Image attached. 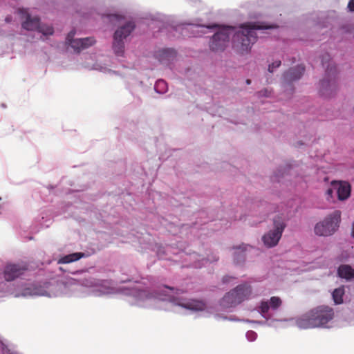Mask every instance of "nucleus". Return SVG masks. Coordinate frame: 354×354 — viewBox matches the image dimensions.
<instances>
[{
    "label": "nucleus",
    "mask_w": 354,
    "mask_h": 354,
    "mask_svg": "<svg viewBox=\"0 0 354 354\" xmlns=\"http://www.w3.org/2000/svg\"><path fill=\"white\" fill-rule=\"evenodd\" d=\"M272 28V26L261 22L243 24L241 26V30L235 32L233 27L221 28L213 35L209 47L214 52L223 51L229 44L230 35L234 33L232 37L234 47L239 53L244 54L248 52L251 46L257 41L255 30Z\"/></svg>",
    "instance_id": "1"
},
{
    "label": "nucleus",
    "mask_w": 354,
    "mask_h": 354,
    "mask_svg": "<svg viewBox=\"0 0 354 354\" xmlns=\"http://www.w3.org/2000/svg\"><path fill=\"white\" fill-rule=\"evenodd\" d=\"M335 313L333 308L328 306H317L297 320V325L304 329L325 327L334 318Z\"/></svg>",
    "instance_id": "2"
},
{
    "label": "nucleus",
    "mask_w": 354,
    "mask_h": 354,
    "mask_svg": "<svg viewBox=\"0 0 354 354\" xmlns=\"http://www.w3.org/2000/svg\"><path fill=\"white\" fill-rule=\"evenodd\" d=\"M322 62L323 66L326 67V77L320 82L319 92L322 95L326 97H331L337 90V68L335 64L330 62L328 55L322 56Z\"/></svg>",
    "instance_id": "3"
},
{
    "label": "nucleus",
    "mask_w": 354,
    "mask_h": 354,
    "mask_svg": "<svg viewBox=\"0 0 354 354\" xmlns=\"http://www.w3.org/2000/svg\"><path fill=\"white\" fill-rule=\"evenodd\" d=\"M341 212L338 210L333 212L317 223L315 226V233L318 236H327L333 234L338 228L340 222Z\"/></svg>",
    "instance_id": "4"
},
{
    "label": "nucleus",
    "mask_w": 354,
    "mask_h": 354,
    "mask_svg": "<svg viewBox=\"0 0 354 354\" xmlns=\"http://www.w3.org/2000/svg\"><path fill=\"white\" fill-rule=\"evenodd\" d=\"M286 223L283 218L277 216L273 220V229L266 233L262 241L267 248H272L276 246L281 238L282 233L286 228Z\"/></svg>",
    "instance_id": "5"
},
{
    "label": "nucleus",
    "mask_w": 354,
    "mask_h": 354,
    "mask_svg": "<svg viewBox=\"0 0 354 354\" xmlns=\"http://www.w3.org/2000/svg\"><path fill=\"white\" fill-rule=\"evenodd\" d=\"M135 28V24L132 21H129L124 25L120 26L115 32L113 36V48L118 56H122L124 50V44L123 39L127 38Z\"/></svg>",
    "instance_id": "6"
},
{
    "label": "nucleus",
    "mask_w": 354,
    "mask_h": 354,
    "mask_svg": "<svg viewBox=\"0 0 354 354\" xmlns=\"http://www.w3.org/2000/svg\"><path fill=\"white\" fill-rule=\"evenodd\" d=\"M22 27L27 30H37L45 36L52 35L54 32L51 26L41 25L38 17H31L29 14H26V18L22 23Z\"/></svg>",
    "instance_id": "7"
},
{
    "label": "nucleus",
    "mask_w": 354,
    "mask_h": 354,
    "mask_svg": "<svg viewBox=\"0 0 354 354\" xmlns=\"http://www.w3.org/2000/svg\"><path fill=\"white\" fill-rule=\"evenodd\" d=\"M75 35V30H71L66 37V44L76 53H80L82 50L91 46L95 43L93 37H86L83 39H73Z\"/></svg>",
    "instance_id": "8"
},
{
    "label": "nucleus",
    "mask_w": 354,
    "mask_h": 354,
    "mask_svg": "<svg viewBox=\"0 0 354 354\" xmlns=\"http://www.w3.org/2000/svg\"><path fill=\"white\" fill-rule=\"evenodd\" d=\"M27 270L26 264L8 263L4 268L3 276L6 281H11L22 275Z\"/></svg>",
    "instance_id": "9"
},
{
    "label": "nucleus",
    "mask_w": 354,
    "mask_h": 354,
    "mask_svg": "<svg viewBox=\"0 0 354 354\" xmlns=\"http://www.w3.org/2000/svg\"><path fill=\"white\" fill-rule=\"evenodd\" d=\"M331 186L336 190L338 200L343 201L350 197L351 186L348 182L333 180Z\"/></svg>",
    "instance_id": "10"
},
{
    "label": "nucleus",
    "mask_w": 354,
    "mask_h": 354,
    "mask_svg": "<svg viewBox=\"0 0 354 354\" xmlns=\"http://www.w3.org/2000/svg\"><path fill=\"white\" fill-rule=\"evenodd\" d=\"M234 290V295L236 297V302L241 304L248 299L252 294L251 286L248 283H243L237 286Z\"/></svg>",
    "instance_id": "11"
},
{
    "label": "nucleus",
    "mask_w": 354,
    "mask_h": 354,
    "mask_svg": "<svg viewBox=\"0 0 354 354\" xmlns=\"http://www.w3.org/2000/svg\"><path fill=\"white\" fill-rule=\"evenodd\" d=\"M304 71L305 67L303 65H298L286 71L284 74V79L288 82L297 80L301 78Z\"/></svg>",
    "instance_id": "12"
},
{
    "label": "nucleus",
    "mask_w": 354,
    "mask_h": 354,
    "mask_svg": "<svg viewBox=\"0 0 354 354\" xmlns=\"http://www.w3.org/2000/svg\"><path fill=\"white\" fill-rule=\"evenodd\" d=\"M282 304L281 299L279 297H272L268 301H262L260 304V311L266 315L268 313L270 307L274 310L277 309Z\"/></svg>",
    "instance_id": "13"
},
{
    "label": "nucleus",
    "mask_w": 354,
    "mask_h": 354,
    "mask_svg": "<svg viewBox=\"0 0 354 354\" xmlns=\"http://www.w3.org/2000/svg\"><path fill=\"white\" fill-rule=\"evenodd\" d=\"M178 304L185 308L198 311L203 310L205 308V304L198 300H190Z\"/></svg>",
    "instance_id": "14"
},
{
    "label": "nucleus",
    "mask_w": 354,
    "mask_h": 354,
    "mask_svg": "<svg viewBox=\"0 0 354 354\" xmlns=\"http://www.w3.org/2000/svg\"><path fill=\"white\" fill-rule=\"evenodd\" d=\"M337 273L339 277L350 280L354 277V269L348 265H341Z\"/></svg>",
    "instance_id": "15"
},
{
    "label": "nucleus",
    "mask_w": 354,
    "mask_h": 354,
    "mask_svg": "<svg viewBox=\"0 0 354 354\" xmlns=\"http://www.w3.org/2000/svg\"><path fill=\"white\" fill-rule=\"evenodd\" d=\"M222 305L225 308H230L239 304L234 295V290L227 292L222 299Z\"/></svg>",
    "instance_id": "16"
},
{
    "label": "nucleus",
    "mask_w": 354,
    "mask_h": 354,
    "mask_svg": "<svg viewBox=\"0 0 354 354\" xmlns=\"http://www.w3.org/2000/svg\"><path fill=\"white\" fill-rule=\"evenodd\" d=\"M84 256V253L82 252H75L73 254H70L66 255L61 258L58 263H69L75 261L80 259L82 257Z\"/></svg>",
    "instance_id": "17"
},
{
    "label": "nucleus",
    "mask_w": 354,
    "mask_h": 354,
    "mask_svg": "<svg viewBox=\"0 0 354 354\" xmlns=\"http://www.w3.org/2000/svg\"><path fill=\"white\" fill-rule=\"evenodd\" d=\"M344 293V286L339 287L333 290L332 296L335 304H341L343 303V296Z\"/></svg>",
    "instance_id": "18"
},
{
    "label": "nucleus",
    "mask_w": 354,
    "mask_h": 354,
    "mask_svg": "<svg viewBox=\"0 0 354 354\" xmlns=\"http://www.w3.org/2000/svg\"><path fill=\"white\" fill-rule=\"evenodd\" d=\"M175 55L176 52L172 49H163L159 53L160 61H162V59L165 58L169 60L172 59Z\"/></svg>",
    "instance_id": "19"
},
{
    "label": "nucleus",
    "mask_w": 354,
    "mask_h": 354,
    "mask_svg": "<svg viewBox=\"0 0 354 354\" xmlns=\"http://www.w3.org/2000/svg\"><path fill=\"white\" fill-rule=\"evenodd\" d=\"M237 251L235 252L234 261L237 263L244 261L245 255L243 254V252L246 250V247L244 246L242 248L241 246L234 248Z\"/></svg>",
    "instance_id": "20"
},
{
    "label": "nucleus",
    "mask_w": 354,
    "mask_h": 354,
    "mask_svg": "<svg viewBox=\"0 0 354 354\" xmlns=\"http://www.w3.org/2000/svg\"><path fill=\"white\" fill-rule=\"evenodd\" d=\"M166 88V82L162 80H159L156 82L155 85V88L158 91V92L162 93L164 92Z\"/></svg>",
    "instance_id": "21"
},
{
    "label": "nucleus",
    "mask_w": 354,
    "mask_h": 354,
    "mask_svg": "<svg viewBox=\"0 0 354 354\" xmlns=\"http://www.w3.org/2000/svg\"><path fill=\"white\" fill-rule=\"evenodd\" d=\"M109 21L113 23L114 25H116L118 23L120 24V21L123 19V18L118 15H110L108 16Z\"/></svg>",
    "instance_id": "22"
},
{
    "label": "nucleus",
    "mask_w": 354,
    "mask_h": 354,
    "mask_svg": "<svg viewBox=\"0 0 354 354\" xmlns=\"http://www.w3.org/2000/svg\"><path fill=\"white\" fill-rule=\"evenodd\" d=\"M281 65V61L277 60L274 62H272L271 64L268 66V71L270 73H273L274 69L279 67Z\"/></svg>",
    "instance_id": "23"
},
{
    "label": "nucleus",
    "mask_w": 354,
    "mask_h": 354,
    "mask_svg": "<svg viewBox=\"0 0 354 354\" xmlns=\"http://www.w3.org/2000/svg\"><path fill=\"white\" fill-rule=\"evenodd\" d=\"M334 188L333 187H330L328 189H327V190L326 191V199L327 201H333V191H334Z\"/></svg>",
    "instance_id": "24"
},
{
    "label": "nucleus",
    "mask_w": 354,
    "mask_h": 354,
    "mask_svg": "<svg viewBox=\"0 0 354 354\" xmlns=\"http://www.w3.org/2000/svg\"><path fill=\"white\" fill-rule=\"evenodd\" d=\"M247 336L249 339H250V340H253L255 339L257 334L253 331H249L247 333Z\"/></svg>",
    "instance_id": "25"
},
{
    "label": "nucleus",
    "mask_w": 354,
    "mask_h": 354,
    "mask_svg": "<svg viewBox=\"0 0 354 354\" xmlns=\"http://www.w3.org/2000/svg\"><path fill=\"white\" fill-rule=\"evenodd\" d=\"M348 8L350 11L354 12V0H350L348 3Z\"/></svg>",
    "instance_id": "26"
},
{
    "label": "nucleus",
    "mask_w": 354,
    "mask_h": 354,
    "mask_svg": "<svg viewBox=\"0 0 354 354\" xmlns=\"http://www.w3.org/2000/svg\"><path fill=\"white\" fill-rule=\"evenodd\" d=\"M230 279H234V277H228V276H225L223 278V283H227V282L230 281Z\"/></svg>",
    "instance_id": "27"
},
{
    "label": "nucleus",
    "mask_w": 354,
    "mask_h": 354,
    "mask_svg": "<svg viewBox=\"0 0 354 354\" xmlns=\"http://www.w3.org/2000/svg\"><path fill=\"white\" fill-rule=\"evenodd\" d=\"M164 288H166V289H168L169 290H172V291H174L175 290L174 288L170 287V286H165Z\"/></svg>",
    "instance_id": "28"
},
{
    "label": "nucleus",
    "mask_w": 354,
    "mask_h": 354,
    "mask_svg": "<svg viewBox=\"0 0 354 354\" xmlns=\"http://www.w3.org/2000/svg\"><path fill=\"white\" fill-rule=\"evenodd\" d=\"M259 93H261V95H263L268 96V95L266 94L267 90H265L264 91H261Z\"/></svg>",
    "instance_id": "29"
},
{
    "label": "nucleus",
    "mask_w": 354,
    "mask_h": 354,
    "mask_svg": "<svg viewBox=\"0 0 354 354\" xmlns=\"http://www.w3.org/2000/svg\"><path fill=\"white\" fill-rule=\"evenodd\" d=\"M351 235H352L353 237H354V222L353 223V225H352Z\"/></svg>",
    "instance_id": "30"
},
{
    "label": "nucleus",
    "mask_w": 354,
    "mask_h": 354,
    "mask_svg": "<svg viewBox=\"0 0 354 354\" xmlns=\"http://www.w3.org/2000/svg\"><path fill=\"white\" fill-rule=\"evenodd\" d=\"M19 12L21 14H26V10H24V9H19Z\"/></svg>",
    "instance_id": "31"
},
{
    "label": "nucleus",
    "mask_w": 354,
    "mask_h": 354,
    "mask_svg": "<svg viewBox=\"0 0 354 354\" xmlns=\"http://www.w3.org/2000/svg\"><path fill=\"white\" fill-rule=\"evenodd\" d=\"M216 27H217V26L216 24L212 25V26H207V28H216Z\"/></svg>",
    "instance_id": "32"
},
{
    "label": "nucleus",
    "mask_w": 354,
    "mask_h": 354,
    "mask_svg": "<svg viewBox=\"0 0 354 354\" xmlns=\"http://www.w3.org/2000/svg\"><path fill=\"white\" fill-rule=\"evenodd\" d=\"M162 295H165V296H166V295H165V294H163V295L158 294L156 297H158V298H160V299H162V298H161V296H162Z\"/></svg>",
    "instance_id": "33"
},
{
    "label": "nucleus",
    "mask_w": 354,
    "mask_h": 354,
    "mask_svg": "<svg viewBox=\"0 0 354 354\" xmlns=\"http://www.w3.org/2000/svg\"><path fill=\"white\" fill-rule=\"evenodd\" d=\"M246 84H248V85H249V84H251V80H249V79H248V80H246Z\"/></svg>",
    "instance_id": "34"
},
{
    "label": "nucleus",
    "mask_w": 354,
    "mask_h": 354,
    "mask_svg": "<svg viewBox=\"0 0 354 354\" xmlns=\"http://www.w3.org/2000/svg\"><path fill=\"white\" fill-rule=\"evenodd\" d=\"M179 290H176V292H175L176 294L178 293Z\"/></svg>",
    "instance_id": "35"
}]
</instances>
